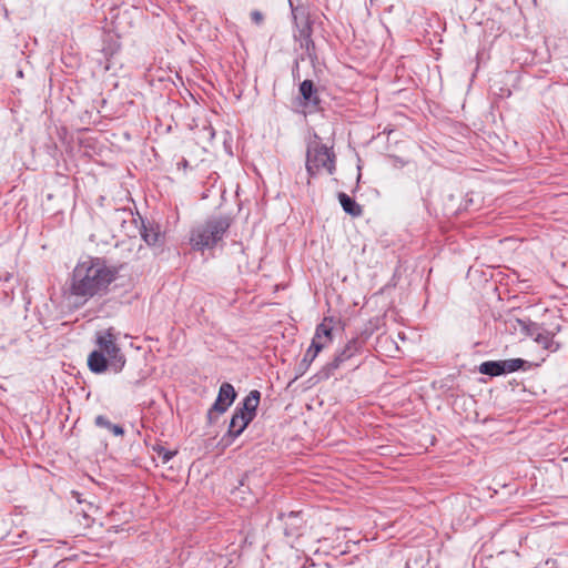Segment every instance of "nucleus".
I'll return each mask as SVG.
<instances>
[{
	"mask_svg": "<svg viewBox=\"0 0 568 568\" xmlns=\"http://www.w3.org/2000/svg\"><path fill=\"white\" fill-rule=\"evenodd\" d=\"M119 270L100 257H87L74 266L69 291L83 302L108 294L110 286L118 278Z\"/></svg>",
	"mask_w": 568,
	"mask_h": 568,
	"instance_id": "nucleus-1",
	"label": "nucleus"
},
{
	"mask_svg": "<svg viewBox=\"0 0 568 568\" xmlns=\"http://www.w3.org/2000/svg\"><path fill=\"white\" fill-rule=\"evenodd\" d=\"M98 351H93L88 357V366L91 372L100 374L106 371L110 363L115 371H120L125 358L116 344V334L112 327L97 333Z\"/></svg>",
	"mask_w": 568,
	"mask_h": 568,
	"instance_id": "nucleus-2",
	"label": "nucleus"
},
{
	"mask_svg": "<svg viewBox=\"0 0 568 568\" xmlns=\"http://www.w3.org/2000/svg\"><path fill=\"white\" fill-rule=\"evenodd\" d=\"M230 227L227 217H213L191 231L190 244L194 250L203 251L214 247Z\"/></svg>",
	"mask_w": 568,
	"mask_h": 568,
	"instance_id": "nucleus-3",
	"label": "nucleus"
},
{
	"mask_svg": "<svg viewBox=\"0 0 568 568\" xmlns=\"http://www.w3.org/2000/svg\"><path fill=\"white\" fill-rule=\"evenodd\" d=\"M306 170L311 178L322 172L333 174L335 171L334 152L317 142L310 144L306 154Z\"/></svg>",
	"mask_w": 568,
	"mask_h": 568,
	"instance_id": "nucleus-4",
	"label": "nucleus"
},
{
	"mask_svg": "<svg viewBox=\"0 0 568 568\" xmlns=\"http://www.w3.org/2000/svg\"><path fill=\"white\" fill-rule=\"evenodd\" d=\"M333 343V320L325 317L315 329L312 343L305 353V361L313 362L316 356Z\"/></svg>",
	"mask_w": 568,
	"mask_h": 568,
	"instance_id": "nucleus-5",
	"label": "nucleus"
},
{
	"mask_svg": "<svg viewBox=\"0 0 568 568\" xmlns=\"http://www.w3.org/2000/svg\"><path fill=\"white\" fill-rule=\"evenodd\" d=\"M236 393L230 383H223L220 387L217 398L213 405V409L217 413H224L234 402Z\"/></svg>",
	"mask_w": 568,
	"mask_h": 568,
	"instance_id": "nucleus-6",
	"label": "nucleus"
},
{
	"mask_svg": "<svg viewBox=\"0 0 568 568\" xmlns=\"http://www.w3.org/2000/svg\"><path fill=\"white\" fill-rule=\"evenodd\" d=\"M252 420L250 413H241L236 409L230 422L229 434L233 437L240 436Z\"/></svg>",
	"mask_w": 568,
	"mask_h": 568,
	"instance_id": "nucleus-7",
	"label": "nucleus"
},
{
	"mask_svg": "<svg viewBox=\"0 0 568 568\" xmlns=\"http://www.w3.org/2000/svg\"><path fill=\"white\" fill-rule=\"evenodd\" d=\"M338 201L343 207V210L349 214L353 217H358L363 214L362 206L353 200L351 196H348L346 193H339L338 194Z\"/></svg>",
	"mask_w": 568,
	"mask_h": 568,
	"instance_id": "nucleus-8",
	"label": "nucleus"
},
{
	"mask_svg": "<svg viewBox=\"0 0 568 568\" xmlns=\"http://www.w3.org/2000/svg\"><path fill=\"white\" fill-rule=\"evenodd\" d=\"M500 362H501V367H503L504 374L513 373V372H516L519 369L526 371V369L531 368L532 366L539 365V363L531 364L521 358H510V359H505V361H500Z\"/></svg>",
	"mask_w": 568,
	"mask_h": 568,
	"instance_id": "nucleus-9",
	"label": "nucleus"
},
{
	"mask_svg": "<svg viewBox=\"0 0 568 568\" xmlns=\"http://www.w3.org/2000/svg\"><path fill=\"white\" fill-rule=\"evenodd\" d=\"M261 398V394L258 390H251L248 395L243 400V406L241 408H237L241 413H250V416L252 418L255 417L256 408L258 406Z\"/></svg>",
	"mask_w": 568,
	"mask_h": 568,
	"instance_id": "nucleus-10",
	"label": "nucleus"
},
{
	"mask_svg": "<svg viewBox=\"0 0 568 568\" xmlns=\"http://www.w3.org/2000/svg\"><path fill=\"white\" fill-rule=\"evenodd\" d=\"M535 342L546 351L555 352L558 349V345L554 341V334L549 332L538 333Z\"/></svg>",
	"mask_w": 568,
	"mask_h": 568,
	"instance_id": "nucleus-11",
	"label": "nucleus"
},
{
	"mask_svg": "<svg viewBox=\"0 0 568 568\" xmlns=\"http://www.w3.org/2000/svg\"><path fill=\"white\" fill-rule=\"evenodd\" d=\"M479 373L489 376L503 375V367L500 361H487L479 365Z\"/></svg>",
	"mask_w": 568,
	"mask_h": 568,
	"instance_id": "nucleus-12",
	"label": "nucleus"
},
{
	"mask_svg": "<svg viewBox=\"0 0 568 568\" xmlns=\"http://www.w3.org/2000/svg\"><path fill=\"white\" fill-rule=\"evenodd\" d=\"M95 425L102 428H106L115 436L123 435L124 433L121 426L112 424L105 416L102 415L97 416Z\"/></svg>",
	"mask_w": 568,
	"mask_h": 568,
	"instance_id": "nucleus-13",
	"label": "nucleus"
},
{
	"mask_svg": "<svg viewBox=\"0 0 568 568\" xmlns=\"http://www.w3.org/2000/svg\"><path fill=\"white\" fill-rule=\"evenodd\" d=\"M352 356H354V352L345 353V349H343L339 354H337L334 359L328 364V367L331 369H336L341 366L342 363L349 359Z\"/></svg>",
	"mask_w": 568,
	"mask_h": 568,
	"instance_id": "nucleus-14",
	"label": "nucleus"
},
{
	"mask_svg": "<svg viewBox=\"0 0 568 568\" xmlns=\"http://www.w3.org/2000/svg\"><path fill=\"white\" fill-rule=\"evenodd\" d=\"M300 92L304 100L311 101L314 92V84L311 80H304L300 85Z\"/></svg>",
	"mask_w": 568,
	"mask_h": 568,
	"instance_id": "nucleus-15",
	"label": "nucleus"
},
{
	"mask_svg": "<svg viewBox=\"0 0 568 568\" xmlns=\"http://www.w3.org/2000/svg\"><path fill=\"white\" fill-rule=\"evenodd\" d=\"M176 450H165L164 448H161L159 450V455L162 457L163 463H168L170 459H172L176 455Z\"/></svg>",
	"mask_w": 568,
	"mask_h": 568,
	"instance_id": "nucleus-16",
	"label": "nucleus"
},
{
	"mask_svg": "<svg viewBox=\"0 0 568 568\" xmlns=\"http://www.w3.org/2000/svg\"><path fill=\"white\" fill-rule=\"evenodd\" d=\"M344 349H345V353L354 352V355H355L357 353V351H358L357 341L356 339L349 341L346 344V346L344 347Z\"/></svg>",
	"mask_w": 568,
	"mask_h": 568,
	"instance_id": "nucleus-17",
	"label": "nucleus"
},
{
	"mask_svg": "<svg viewBox=\"0 0 568 568\" xmlns=\"http://www.w3.org/2000/svg\"><path fill=\"white\" fill-rule=\"evenodd\" d=\"M251 19L254 23L256 24H261L263 22V14L262 12L257 11V10H254L251 12Z\"/></svg>",
	"mask_w": 568,
	"mask_h": 568,
	"instance_id": "nucleus-18",
	"label": "nucleus"
},
{
	"mask_svg": "<svg viewBox=\"0 0 568 568\" xmlns=\"http://www.w3.org/2000/svg\"><path fill=\"white\" fill-rule=\"evenodd\" d=\"M143 236H144L145 242L149 243V244H154L156 242V239H158L156 234H153L152 239H149L148 234H144Z\"/></svg>",
	"mask_w": 568,
	"mask_h": 568,
	"instance_id": "nucleus-19",
	"label": "nucleus"
},
{
	"mask_svg": "<svg viewBox=\"0 0 568 568\" xmlns=\"http://www.w3.org/2000/svg\"><path fill=\"white\" fill-rule=\"evenodd\" d=\"M565 456L562 457V462L568 463V447L562 453Z\"/></svg>",
	"mask_w": 568,
	"mask_h": 568,
	"instance_id": "nucleus-20",
	"label": "nucleus"
}]
</instances>
